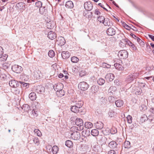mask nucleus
I'll list each match as a JSON object with an SVG mask.
<instances>
[{
  "mask_svg": "<svg viewBox=\"0 0 154 154\" xmlns=\"http://www.w3.org/2000/svg\"><path fill=\"white\" fill-rule=\"evenodd\" d=\"M118 55L121 59H126L128 56V53L126 50H122L119 51Z\"/></svg>",
  "mask_w": 154,
  "mask_h": 154,
  "instance_id": "1",
  "label": "nucleus"
},
{
  "mask_svg": "<svg viewBox=\"0 0 154 154\" xmlns=\"http://www.w3.org/2000/svg\"><path fill=\"white\" fill-rule=\"evenodd\" d=\"M79 88L82 91H85L89 87V85L85 82H82L79 83L78 85Z\"/></svg>",
  "mask_w": 154,
  "mask_h": 154,
  "instance_id": "2",
  "label": "nucleus"
},
{
  "mask_svg": "<svg viewBox=\"0 0 154 154\" xmlns=\"http://www.w3.org/2000/svg\"><path fill=\"white\" fill-rule=\"evenodd\" d=\"M72 104L73 106H77L81 108L83 105V102L82 100L75 99L72 100Z\"/></svg>",
  "mask_w": 154,
  "mask_h": 154,
  "instance_id": "3",
  "label": "nucleus"
},
{
  "mask_svg": "<svg viewBox=\"0 0 154 154\" xmlns=\"http://www.w3.org/2000/svg\"><path fill=\"white\" fill-rule=\"evenodd\" d=\"M75 124L79 127L80 130H82L83 129V120L80 118H77L75 121Z\"/></svg>",
  "mask_w": 154,
  "mask_h": 154,
  "instance_id": "4",
  "label": "nucleus"
},
{
  "mask_svg": "<svg viewBox=\"0 0 154 154\" xmlns=\"http://www.w3.org/2000/svg\"><path fill=\"white\" fill-rule=\"evenodd\" d=\"M84 7L86 11H90L93 8V4L90 2H87L85 3Z\"/></svg>",
  "mask_w": 154,
  "mask_h": 154,
  "instance_id": "5",
  "label": "nucleus"
},
{
  "mask_svg": "<svg viewBox=\"0 0 154 154\" xmlns=\"http://www.w3.org/2000/svg\"><path fill=\"white\" fill-rule=\"evenodd\" d=\"M12 70L17 73H20L22 71L23 69L22 67L17 65H13L11 67Z\"/></svg>",
  "mask_w": 154,
  "mask_h": 154,
  "instance_id": "6",
  "label": "nucleus"
},
{
  "mask_svg": "<svg viewBox=\"0 0 154 154\" xmlns=\"http://www.w3.org/2000/svg\"><path fill=\"white\" fill-rule=\"evenodd\" d=\"M9 84L11 87L16 88L19 86V81L18 82L14 80H11L9 81Z\"/></svg>",
  "mask_w": 154,
  "mask_h": 154,
  "instance_id": "7",
  "label": "nucleus"
},
{
  "mask_svg": "<svg viewBox=\"0 0 154 154\" xmlns=\"http://www.w3.org/2000/svg\"><path fill=\"white\" fill-rule=\"evenodd\" d=\"M71 138L74 140H79L80 137V134L78 131L74 132L70 134Z\"/></svg>",
  "mask_w": 154,
  "mask_h": 154,
  "instance_id": "8",
  "label": "nucleus"
},
{
  "mask_svg": "<svg viewBox=\"0 0 154 154\" xmlns=\"http://www.w3.org/2000/svg\"><path fill=\"white\" fill-rule=\"evenodd\" d=\"M106 32L108 35L112 36L116 33V30L112 27H109L107 29Z\"/></svg>",
  "mask_w": 154,
  "mask_h": 154,
  "instance_id": "9",
  "label": "nucleus"
},
{
  "mask_svg": "<svg viewBox=\"0 0 154 154\" xmlns=\"http://www.w3.org/2000/svg\"><path fill=\"white\" fill-rule=\"evenodd\" d=\"M63 88V85L61 83H58L55 84L54 86V89L56 92H57L59 91L62 90Z\"/></svg>",
  "mask_w": 154,
  "mask_h": 154,
  "instance_id": "10",
  "label": "nucleus"
},
{
  "mask_svg": "<svg viewBox=\"0 0 154 154\" xmlns=\"http://www.w3.org/2000/svg\"><path fill=\"white\" fill-rule=\"evenodd\" d=\"M33 75L36 79H39L42 77V74L40 71L38 70L34 71Z\"/></svg>",
  "mask_w": 154,
  "mask_h": 154,
  "instance_id": "11",
  "label": "nucleus"
},
{
  "mask_svg": "<svg viewBox=\"0 0 154 154\" xmlns=\"http://www.w3.org/2000/svg\"><path fill=\"white\" fill-rule=\"evenodd\" d=\"M102 23L105 26H112L113 25L109 19L107 18H105Z\"/></svg>",
  "mask_w": 154,
  "mask_h": 154,
  "instance_id": "12",
  "label": "nucleus"
},
{
  "mask_svg": "<svg viewBox=\"0 0 154 154\" xmlns=\"http://www.w3.org/2000/svg\"><path fill=\"white\" fill-rule=\"evenodd\" d=\"M83 15L89 20H91L93 16V14L92 12H88L86 11L85 12L84 11V12Z\"/></svg>",
  "mask_w": 154,
  "mask_h": 154,
  "instance_id": "13",
  "label": "nucleus"
},
{
  "mask_svg": "<svg viewBox=\"0 0 154 154\" xmlns=\"http://www.w3.org/2000/svg\"><path fill=\"white\" fill-rule=\"evenodd\" d=\"M48 37L50 39L53 40L56 37V33L51 31L48 33Z\"/></svg>",
  "mask_w": 154,
  "mask_h": 154,
  "instance_id": "14",
  "label": "nucleus"
},
{
  "mask_svg": "<svg viewBox=\"0 0 154 154\" xmlns=\"http://www.w3.org/2000/svg\"><path fill=\"white\" fill-rule=\"evenodd\" d=\"M95 126L97 129H101L103 127V124L100 121H98L95 123Z\"/></svg>",
  "mask_w": 154,
  "mask_h": 154,
  "instance_id": "15",
  "label": "nucleus"
},
{
  "mask_svg": "<svg viewBox=\"0 0 154 154\" xmlns=\"http://www.w3.org/2000/svg\"><path fill=\"white\" fill-rule=\"evenodd\" d=\"M61 55L63 59H66L70 56V54L67 51H63L62 52Z\"/></svg>",
  "mask_w": 154,
  "mask_h": 154,
  "instance_id": "16",
  "label": "nucleus"
},
{
  "mask_svg": "<svg viewBox=\"0 0 154 154\" xmlns=\"http://www.w3.org/2000/svg\"><path fill=\"white\" fill-rule=\"evenodd\" d=\"M57 41L58 42L59 45L60 46L64 45L65 43V40L64 38L62 37H59Z\"/></svg>",
  "mask_w": 154,
  "mask_h": 154,
  "instance_id": "17",
  "label": "nucleus"
},
{
  "mask_svg": "<svg viewBox=\"0 0 154 154\" xmlns=\"http://www.w3.org/2000/svg\"><path fill=\"white\" fill-rule=\"evenodd\" d=\"M80 108H81L78 107L77 106L73 105L70 108V109L72 112L75 113H77L79 112L80 110L79 109Z\"/></svg>",
  "mask_w": 154,
  "mask_h": 154,
  "instance_id": "18",
  "label": "nucleus"
},
{
  "mask_svg": "<svg viewBox=\"0 0 154 154\" xmlns=\"http://www.w3.org/2000/svg\"><path fill=\"white\" fill-rule=\"evenodd\" d=\"M39 11L41 14L45 15L48 13L47 9L45 7H43L39 8Z\"/></svg>",
  "mask_w": 154,
  "mask_h": 154,
  "instance_id": "19",
  "label": "nucleus"
},
{
  "mask_svg": "<svg viewBox=\"0 0 154 154\" xmlns=\"http://www.w3.org/2000/svg\"><path fill=\"white\" fill-rule=\"evenodd\" d=\"M55 25V23L53 21H50L47 23V27L48 29H53Z\"/></svg>",
  "mask_w": 154,
  "mask_h": 154,
  "instance_id": "20",
  "label": "nucleus"
},
{
  "mask_svg": "<svg viewBox=\"0 0 154 154\" xmlns=\"http://www.w3.org/2000/svg\"><path fill=\"white\" fill-rule=\"evenodd\" d=\"M105 78L108 79L110 82L112 81L114 78V75L111 73H107L105 76Z\"/></svg>",
  "mask_w": 154,
  "mask_h": 154,
  "instance_id": "21",
  "label": "nucleus"
},
{
  "mask_svg": "<svg viewBox=\"0 0 154 154\" xmlns=\"http://www.w3.org/2000/svg\"><path fill=\"white\" fill-rule=\"evenodd\" d=\"M45 88L44 87L41 85L37 86L36 89V92L38 93H41L44 92Z\"/></svg>",
  "mask_w": 154,
  "mask_h": 154,
  "instance_id": "22",
  "label": "nucleus"
},
{
  "mask_svg": "<svg viewBox=\"0 0 154 154\" xmlns=\"http://www.w3.org/2000/svg\"><path fill=\"white\" fill-rule=\"evenodd\" d=\"M65 6L67 8H72L74 7L72 1H68L66 2Z\"/></svg>",
  "mask_w": 154,
  "mask_h": 154,
  "instance_id": "23",
  "label": "nucleus"
},
{
  "mask_svg": "<svg viewBox=\"0 0 154 154\" xmlns=\"http://www.w3.org/2000/svg\"><path fill=\"white\" fill-rule=\"evenodd\" d=\"M115 103L116 106L118 107H121L124 104L123 101L121 100H116Z\"/></svg>",
  "mask_w": 154,
  "mask_h": 154,
  "instance_id": "24",
  "label": "nucleus"
},
{
  "mask_svg": "<svg viewBox=\"0 0 154 154\" xmlns=\"http://www.w3.org/2000/svg\"><path fill=\"white\" fill-rule=\"evenodd\" d=\"M82 135L84 137H86L90 134V131L88 129L84 130L82 133Z\"/></svg>",
  "mask_w": 154,
  "mask_h": 154,
  "instance_id": "25",
  "label": "nucleus"
},
{
  "mask_svg": "<svg viewBox=\"0 0 154 154\" xmlns=\"http://www.w3.org/2000/svg\"><path fill=\"white\" fill-rule=\"evenodd\" d=\"M117 145L116 143L114 141H112L110 142L109 144V146L111 148L114 149L116 148Z\"/></svg>",
  "mask_w": 154,
  "mask_h": 154,
  "instance_id": "26",
  "label": "nucleus"
},
{
  "mask_svg": "<svg viewBox=\"0 0 154 154\" xmlns=\"http://www.w3.org/2000/svg\"><path fill=\"white\" fill-rule=\"evenodd\" d=\"M22 108L25 112H28V111L30 109V107L29 105L27 104L23 105Z\"/></svg>",
  "mask_w": 154,
  "mask_h": 154,
  "instance_id": "27",
  "label": "nucleus"
},
{
  "mask_svg": "<svg viewBox=\"0 0 154 154\" xmlns=\"http://www.w3.org/2000/svg\"><path fill=\"white\" fill-rule=\"evenodd\" d=\"M114 66L116 68L119 70H123L124 69L123 67L120 64L118 63H116L114 64Z\"/></svg>",
  "mask_w": 154,
  "mask_h": 154,
  "instance_id": "28",
  "label": "nucleus"
},
{
  "mask_svg": "<svg viewBox=\"0 0 154 154\" xmlns=\"http://www.w3.org/2000/svg\"><path fill=\"white\" fill-rule=\"evenodd\" d=\"M29 97L32 101L35 100L36 98L35 93L34 92L30 93L29 95Z\"/></svg>",
  "mask_w": 154,
  "mask_h": 154,
  "instance_id": "29",
  "label": "nucleus"
},
{
  "mask_svg": "<svg viewBox=\"0 0 154 154\" xmlns=\"http://www.w3.org/2000/svg\"><path fill=\"white\" fill-rule=\"evenodd\" d=\"M85 127L87 128H91L93 126V124L90 122H86L84 124Z\"/></svg>",
  "mask_w": 154,
  "mask_h": 154,
  "instance_id": "30",
  "label": "nucleus"
},
{
  "mask_svg": "<svg viewBox=\"0 0 154 154\" xmlns=\"http://www.w3.org/2000/svg\"><path fill=\"white\" fill-rule=\"evenodd\" d=\"M66 146L69 148L72 147L73 146L72 142L70 140H66L65 142Z\"/></svg>",
  "mask_w": 154,
  "mask_h": 154,
  "instance_id": "31",
  "label": "nucleus"
},
{
  "mask_svg": "<svg viewBox=\"0 0 154 154\" xmlns=\"http://www.w3.org/2000/svg\"><path fill=\"white\" fill-rule=\"evenodd\" d=\"M91 134L94 136H97L99 134V131L96 129H94L91 131Z\"/></svg>",
  "mask_w": 154,
  "mask_h": 154,
  "instance_id": "32",
  "label": "nucleus"
},
{
  "mask_svg": "<svg viewBox=\"0 0 154 154\" xmlns=\"http://www.w3.org/2000/svg\"><path fill=\"white\" fill-rule=\"evenodd\" d=\"M117 113L114 111V109H110V110L108 112L109 116L111 117H113Z\"/></svg>",
  "mask_w": 154,
  "mask_h": 154,
  "instance_id": "33",
  "label": "nucleus"
},
{
  "mask_svg": "<svg viewBox=\"0 0 154 154\" xmlns=\"http://www.w3.org/2000/svg\"><path fill=\"white\" fill-rule=\"evenodd\" d=\"M56 94L58 97H61L64 95V91L62 90L56 92Z\"/></svg>",
  "mask_w": 154,
  "mask_h": 154,
  "instance_id": "34",
  "label": "nucleus"
},
{
  "mask_svg": "<svg viewBox=\"0 0 154 154\" xmlns=\"http://www.w3.org/2000/svg\"><path fill=\"white\" fill-rule=\"evenodd\" d=\"M99 89V86L94 85L91 88V89L94 93L97 92Z\"/></svg>",
  "mask_w": 154,
  "mask_h": 154,
  "instance_id": "35",
  "label": "nucleus"
},
{
  "mask_svg": "<svg viewBox=\"0 0 154 154\" xmlns=\"http://www.w3.org/2000/svg\"><path fill=\"white\" fill-rule=\"evenodd\" d=\"M105 82V80L102 78H100L97 80V83L98 84L100 85H103Z\"/></svg>",
  "mask_w": 154,
  "mask_h": 154,
  "instance_id": "36",
  "label": "nucleus"
},
{
  "mask_svg": "<svg viewBox=\"0 0 154 154\" xmlns=\"http://www.w3.org/2000/svg\"><path fill=\"white\" fill-rule=\"evenodd\" d=\"M124 146L125 148L129 149L130 148V143L129 141H125L124 144Z\"/></svg>",
  "mask_w": 154,
  "mask_h": 154,
  "instance_id": "37",
  "label": "nucleus"
},
{
  "mask_svg": "<svg viewBox=\"0 0 154 154\" xmlns=\"http://www.w3.org/2000/svg\"><path fill=\"white\" fill-rule=\"evenodd\" d=\"M134 79L133 78L131 74L130 75H128L126 78V81L128 83H131L134 80Z\"/></svg>",
  "mask_w": 154,
  "mask_h": 154,
  "instance_id": "38",
  "label": "nucleus"
},
{
  "mask_svg": "<svg viewBox=\"0 0 154 154\" xmlns=\"http://www.w3.org/2000/svg\"><path fill=\"white\" fill-rule=\"evenodd\" d=\"M105 18L104 17L102 16H99L97 17V20L101 23H103Z\"/></svg>",
  "mask_w": 154,
  "mask_h": 154,
  "instance_id": "39",
  "label": "nucleus"
},
{
  "mask_svg": "<svg viewBox=\"0 0 154 154\" xmlns=\"http://www.w3.org/2000/svg\"><path fill=\"white\" fill-rule=\"evenodd\" d=\"M52 151L54 154H56L58 151V148L56 146H54L52 149Z\"/></svg>",
  "mask_w": 154,
  "mask_h": 154,
  "instance_id": "40",
  "label": "nucleus"
},
{
  "mask_svg": "<svg viewBox=\"0 0 154 154\" xmlns=\"http://www.w3.org/2000/svg\"><path fill=\"white\" fill-rule=\"evenodd\" d=\"M148 119V118L146 115H143L140 118V121L142 122H143L145 121L146 120H147Z\"/></svg>",
  "mask_w": 154,
  "mask_h": 154,
  "instance_id": "41",
  "label": "nucleus"
},
{
  "mask_svg": "<svg viewBox=\"0 0 154 154\" xmlns=\"http://www.w3.org/2000/svg\"><path fill=\"white\" fill-rule=\"evenodd\" d=\"M79 60V59L76 57H73L71 58L72 62L73 63H76Z\"/></svg>",
  "mask_w": 154,
  "mask_h": 154,
  "instance_id": "42",
  "label": "nucleus"
},
{
  "mask_svg": "<svg viewBox=\"0 0 154 154\" xmlns=\"http://www.w3.org/2000/svg\"><path fill=\"white\" fill-rule=\"evenodd\" d=\"M2 55V56L0 57V60L1 61H5L8 57V55L6 54Z\"/></svg>",
  "mask_w": 154,
  "mask_h": 154,
  "instance_id": "43",
  "label": "nucleus"
},
{
  "mask_svg": "<svg viewBox=\"0 0 154 154\" xmlns=\"http://www.w3.org/2000/svg\"><path fill=\"white\" fill-rule=\"evenodd\" d=\"M48 55L50 57H53L54 56L55 53L53 50H50L48 53Z\"/></svg>",
  "mask_w": 154,
  "mask_h": 154,
  "instance_id": "44",
  "label": "nucleus"
},
{
  "mask_svg": "<svg viewBox=\"0 0 154 154\" xmlns=\"http://www.w3.org/2000/svg\"><path fill=\"white\" fill-rule=\"evenodd\" d=\"M32 139L34 143L35 144H36L37 145H38L39 143L38 141V139L37 137H34L32 138Z\"/></svg>",
  "mask_w": 154,
  "mask_h": 154,
  "instance_id": "45",
  "label": "nucleus"
},
{
  "mask_svg": "<svg viewBox=\"0 0 154 154\" xmlns=\"http://www.w3.org/2000/svg\"><path fill=\"white\" fill-rule=\"evenodd\" d=\"M35 6L38 8H41L42 5V3L41 2L38 1L36 2L35 3Z\"/></svg>",
  "mask_w": 154,
  "mask_h": 154,
  "instance_id": "46",
  "label": "nucleus"
},
{
  "mask_svg": "<svg viewBox=\"0 0 154 154\" xmlns=\"http://www.w3.org/2000/svg\"><path fill=\"white\" fill-rule=\"evenodd\" d=\"M9 67V65L8 63H5L2 64V68L5 70L8 69Z\"/></svg>",
  "mask_w": 154,
  "mask_h": 154,
  "instance_id": "47",
  "label": "nucleus"
},
{
  "mask_svg": "<svg viewBox=\"0 0 154 154\" xmlns=\"http://www.w3.org/2000/svg\"><path fill=\"white\" fill-rule=\"evenodd\" d=\"M108 100L110 103H113L115 101V98L114 97L110 96L108 98Z\"/></svg>",
  "mask_w": 154,
  "mask_h": 154,
  "instance_id": "48",
  "label": "nucleus"
},
{
  "mask_svg": "<svg viewBox=\"0 0 154 154\" xmlns=\"http://www.w3.org/2000/svg\"><path fill=\"white\" fill-rule=\"evenodd\" d=\"M131 75L132 76L134 79H136L138 77L139 75V73L138 72H135L131 74Z\"/></svg>",
  "mask_w": 154,
  "mask_h": 154,
  "instance_id": "49",
  "label": "nucleus"
},
{
  "mask_svg": "<svg viewBox=\"0 0 154 154\" xmlns=\"http://www.w3.org/2000/svg\"><path fill=\"white\" fill-rule=\"evenodd\" d=\"M116 90V88L115 86H111L110 87L109 89L108 90V91L112 93L114 92Z\"/></svg>",
  "mask_w": 154,
  "mask_h": 154,
  "instance_id": "50",
  "label": "nucleus"
},
{
  "mask_svg": "<svg viewBox=\"0 0 154 154\" xmlns=\"http://www.w3.org/2000/svg\"><path fill=\"white\" fill-rule=\"evenodd\" d=\"M117 132L116 129L114 127L112 128L110 130V133L112 134H114Z\"/></svg>",
  "mask_w": 154,
  "mask_h": 154,
  "instance_id": "51",
  "label": "nucleus"
},
{
  "mask_svg": "<svg viewBox=\"0 0 154 154\" xmlns=\"http://www.w3.org/2000/svg\"><path fill=\"white\" fill-rule=\"evenodd\" d=\"M137 40L141 46H144V42L143 41L140 39L139 38H138Z\"/></svg>",
  "mask_w": 154,
  "mask_h": 154,
  "instance_id": "52",
  "label": "nucleus"
},
{
  "mask_svg": "<svg viewBox=\"0 0 154 154\" xmlns=\"http://www.w3.org/2000/svg\"><path fill=\"white\" fill-rule=\"evenodd\" d=\"M34 132L37 134V135L39 137H41L42 135V134L41 131L38 129H35Z\"/></svg>",
  "mask_w": 154,
  "mask_h": 154,
  "instance_id": "53",
  "label": "nucleus"
},
{
  "mask_svg": "<svg viewBox=\"0 0 154 154\" xmlns=\"http://www.w3.org/2000/svg\"><path fill=\"white\" fill-rule=\"evenodd\" d=\"M127 118L128 122L129 124L131 123L132 122V117L131 116L129 115L127 117Z\"/></svg>",
  "mask_w": 154,
  "mask_h": 154,
  "instance_id": "54",
  "label": "nucleus"
},
{
  "mask_svg": "<svg viewBox=\"0 0 154 154\" xmlns=\"http://www.w3.org/2000/svg\"><path fill=\"white\" fill-rule=\"evenodd\" d=\"M23 5H24V3H23L22 2H20L17 3L16 5V7L17 8H21V6H22Z\"/></svg>",
  "mask_w": 154,
  "mask_h": 154,
  "instance_id": "55",
  "label": "nucleus"
},
{
  "mask_svg": "<svg viewBox=\"0 0 154 154\" xmlns=\"http://www.w3.org/2000/svg\"><path fill=\"white\" fill-rule=\"evenodd\" d=\"M125 42H126V44H128L130 47L132 46L133 45H134V44H133L131 42L128 40V39H125Z\"/></svg>",
  "mask_w": 154,
  "mask_h": 154,
  "instance_id": "56",
  "label": "nucleus"
},
{
  "mask_svg": "<svg viewBox=\"0 0 154 154\" xmlns=\"http://www.w3.org/2000/svg\"><path fill=\"white\" fill-rule=\"evenodd\" d=\"M20 84L21 87H22V85L23 87H26L27 84L26 83L21 81H19V84Z\"/></svg>",
  "mask_w": 154,
  "mask_h": 154,
  "instance_id": "57",
  "label": "nucleus"
},
{
  "mask_svg": "<svg viewBox=\"0 0 154 154\" xmlns=\"http://www.w3.org/2000/svg\"><path fill=\"white\" fill-rule=\"evenodd\" d=\"M94 13L95 14L97 15H99L101 14V13L99 11V10L97 9H96L94 11Z\"/></svg>",
  "mask_w": 154,
  "mask_h": 154,
  "instance_id": "58",
  "label": "nucleus"
},
{
  "mask_svg": "<svg viewBox=\"0 0 154 154\" xmlns=\"http://www.w3.org/2000/svg\"><path fill=\"white\" fill-rule=\"evenodd\" d=\"M103 66L104 68H109L110 67V65H109L106 63H103Z\"/></svg>",
  "mask_w": 154,
  "mask_h": 154,
  "instance_id": "59",
  "label": "nucleus"
},
{
  "mask_svg": "<svg viewBox=\"0 0 154 154\" xmlns=\"http://www.w3.org/2000/svg\"><path fill=\"white\" fill-rule=\"evenodd\" d=\"M32 114L34 116H37V112L34 110H33L32 112Z\"/></svg>",
  "mask_w": 154,
  "mask_h": 154,
  "instance_id": "60",
  "label": "nucleus"
},
{
  "mask_svg": "<svg viewBox=\"0 0 154 154\" xmlns=\"http://www.w3.org/2000/svg\"><path fill=\"white\" fill-rule=\"evenodd\" d=\"M124 27L127 30H130L131 29V26H129L126 23H125L124 25Z\"/></svg>",
  "mask_w": 154,
  "mask_h": 154,
  "instance_id": "61",
  "label": "nucleus"
},
{
  "mask_svg": "<svg viewBox=\"0 0 154 154\" xmlns=\"http://www.w3.org/2000/svg\"><path fill=\"white\" fill-rule=\"evenodd\" d=\"M100 101L103 102V103H106V100L105 98L104 97H102L100 99Z\"/></svg>",
  "mask_w": 154,
  "mask_h": 154,
  "instance_id": "62",
  "label": "nucleus"
},
{
  "mask_svg": "<svg viewBox=\"0 0 154 154\" xmlns=\"http://www.w3.org/2000/svg\"><path fill=\"white\" fill-rule=\"evenodd\" d=\"M114 83L116 86H118L120 84V82L118 79H116L114 81Z\"/></svg>",
  "mask_w": 154,
  "mask_h": 154,
  "instance_id": "63",
  "label": "nucleus"
},
{
  "mask_svg": "<svg viewBox=\"0 0 154 154\" xmlns=\"http://www.w3.org/2000/svg\"><path fill=\"white\" fill-rule=\"evenodd\" d=\"M108 154H116V153L114 150H111L108 152Z\"/></svg>",
  "mask_w": 154,
  "mask_h": 154,
  "instance_id": "64",
  "label": "nucleus"
}]
</instances>
